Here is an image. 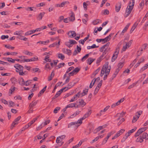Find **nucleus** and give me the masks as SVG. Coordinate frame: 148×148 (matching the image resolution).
I'll list each match as a JSON object with an SVG mask.
<instances>
[{"label":"nucleus","instance_id":"f257e3e1","mask_svg":"<svg viewBox=\"0 0 148 148\" xmlns=\"http://www.w3.org/2000/svg\"><path fill=\"white\" fill-rule=\"evenodd\" d=\"M134 4V1H132V2L130 1L126 9L125 13L124 14L125 17H127L131 12Z\"/></svg>","mask_w":148,"mask_h":148},{"label":"nucleus","instance_id":"f03ea898","mask_svg":"<svg viewBox=\"0 0 148 148\" xmlns=\"http://www.w3.org/2000/svg\"><path fill=\"white\" fill-rule=\"evenodd\" d=\"M108 62H106L104 65L101 71L100 76H103L104 74H109L110 70V66H108Z\"/></svg>","mask_w":148,"mask_h":148},{"label":"nucleus","instance_id":"7ed1b4c3","mask_svg":"<svg viewBox=\"0 0 148 148\" xmlns=\"http://www.w3.org/2000/svg\"><path fill=\"white\" fill-rule=\"evenodd\" d=\"M14 67L17 69L16 71L17 72H18L19 75H25V73L23 71V67L22 66L18 64H16L14 66Z\"/></svg>","mask_w":148,"mask_h":148},{"label":"nucleus","instance_id":"20e7f679","mask_svg":"<svg viewBox=\"0 0 148 148\" xmlns=\"http://www.w3.org/2000/svg\"><path fill=\"white\" fill-rule=\"evenodd\" d=\"M78 122H72L69 123L68 125V128H72L74 129V130H76L78 127L80 125Z\"/></svg>","mask_w":148,"mask_h":148},{"label":"nucleus","instance_id":"39448f33","mask_svg":"<svg viewBox=\"0 0 148 148\" xmlns=\"http://www.w3.org/2000/svg\"><path fill=\"white\" fill-rule=\"evenodd\" d=\"M119 47H117L116 49V51L113 54L112 58V62L114 61L117 57L119 53Z\"/></svg>","mask_w":148,"mask_h":148},{"label":"nucleus","instance_id":"423d86ee","mask_svg":"<svg viewBox=\"0 0 148 148\" xmlns=\"http://www.w3.org/2000/svg\"><path fill=\"white\" fill-rule=\"evenodd\" d=\"M132 42V40H130L129 42L126 43L125 45L123 46L122 50L123 51H125L127 48L129 47Z\"/></svg>","mask_w":148,"mask_h":148},{"label":"nucleus","instance_id":"0eeeda50","mask_svg":"<svg viewBox=\"0 0 148 148\" xmlns=\"http://www.w3.org/2000/svg\"><path fill=\"white\" fill-rule=\"evenodd\" d=\"M110 44V43L108 42L107 43L106 45L102 46L100 49L99 51H100L102 52L105 50H108L107 49L108 47L109 46Z\"/></svg>","mask_w":148,"mask_h":148},{"label":"nucleus","instance_id":"6e6552de","mask_svg":"<svg viewBox=\"0 0 148 148\" xmlns=\"http://www.w3.org/2000/svg\"><path fill=\"white\" fill-rule=\"evenodd\" d=\"M124 131L125 130L123 129H121V130H120L117 132L116 134H115L114 136L112 138V139L113 140L117 138L120 135H121Z\"/></svg>","mask_w":148,"mask_h":148},{"label":"nucleus","instance_id":"1a4fd4ad","mask_svg":"<svg viewBox=\"0 0 148 148\" xmlns=\"http://www.w3.org/2000/svg\"><path fill=\"white\" fill-rule=\"evenodd\" d=\"M121 6V2H119L117 3L115 6V11L116 12H119Z\"/></svg>","mask_w":148,"mask_h":148},{"label":"nucleus","instance_id":"9d476101","mask_svg":"<svg viewBox=\"0 0 148 148\" xmlns=\"http://www.w3.org/2000/svg\"><path fill=\"white\" fill-rule=\"evenodd\" d=\"M68 35L69 37L73 38L76 36V33L75 31H70L68 32Z\"/></svg>","mask_w":148,"mask_h":148},{"label":"nucleus","instance_id":"9b49d317","mask_svg":"<svg viewBox=\"0 0 148 148\" xmlns=\"http://www.w3.org/2000/svg\"><path fill=\"white\" fill-rule=\"evenodd\" d=\"M45 14V12H42L40 13L38 16H36L37 19L38 21H40L42 19V17L44 16Z\"/></svg>","mask_w":148,"mask_h":148},{"label":"nucleus","instance_id":"f8f14e48","mask_svg":"<svg viewBox=\"0 0 148 148\" xmlns=\"http://www.w3.org/2000/svg\"><path fill=\"white\" fill-rule=\"evenodd\" d=\"M62 51L64 53L68 55H70L71 54V50L66 49H63Z\"/></svg>","mask_w":148,"mask_h":148},{"label":"nucleus","instance_id":"ddd939ff","mask_svg":"<svg viewBox=\"0 0 148 148\" xmlns=\"http://www.w3.org/2000/svg\"><path fill=\"white\" fill-rule=\"evenodd\" d=\"M60 40L58 42V43H57V42H55L53 43V44H51L50 45H49V47H51L55 46H56L58 48L60 44Z\"/></svg>","mask_w":148,"mask_h":148},{"label":"nucleus","instance_id":"4468645a","mask_svg":"<svg viewBox=\"0 0 148 148\" xmlns=\"http://www.w3.org/2000/svg\"><path fill=\"white\" fill-rule=\"evenodd\" d=\"M92 54V52H90L89 53L86 54L85 56H84L81 59V60L82 62L84 61L89 56H91Z\"/></svg>","mask_w":148,"mask_h":148},{"label":"nucleus","instance_id":"2eb2a0df","mask_svg":"<svg viewBox=\"0 0 148 148\" xmlns=\"http://www.w3.org/2000/svg\"><path fill=\"white\" fill-rule=\"evenodd\" d=\"M69 2L68 1H65L62 2L61 4H58L56 5V6L59 7H62L64 6V5L66 4H69Z\"/></svg>","mask_w":148,"mask_h":148},{"label":"nucleus","instance_id":"dca6fc26","mask_svg":"<svg viewBox=\"0 0 148 148\" xmlns=\"http://www.w3.org/2000/svg\"><path fill=\"white\" fill-rule=\"evenodd\" d=\"M71 14L70 17L69 18V20L71 21H73L75 20L74 13L73 12H71Z\"/></svg>","mask_w":148,"mask_h":148},{"label":"nucleus","instance_id":"f3484780","mask_svg":"<svg viewBox=\"0 0 148 148\" xmlns=\"http://www.w3.org/2000/svg\"><path fill=\"white\" fill-rule=\"evenodd\" d=\"M38 100L36 101H33L29 104V107L32 108L37 103Z\"/></svg>","mask_w":148,"mask_h":148},{"label":"nucleus","instance_id":"a211bd4d","mask_svg":"<svg viewBox=\"0 0 148 148\" xmlns=\"http://www.w3.org/2000/svg\"><path fill=\"white\" fill-rule=\"evenodd\" d=\"M143 141V140L142 137V136L141 135L139 136L136 139V142H140L142 143Z\"/></svg>","mask_w":148,"mask_h":148},{"label":"nucleus","instance_id":"6ab92c4d","mask_svg":"<svg viewBox=\"0 0 148 148\" xmlns=\"http://www.w3.org/2000/svg\"><path fill=\"white\" fill-rule=\"evenodd\" d=\"M120 70V69H119L118 68H117L116 69L113 75H112V79H113L114 78H115L116 77V75L118 73H119Z\"/></svg>","mask_w":148,"mask_h":148},{"label":"nucleus","instance_id":"aec40b11","mask_svg":"<svg viewBox=\"0 0 148 148\" xmlns=\"http://www.w3.org/2000/svg\"><path fill=\"white\" fill-rule=\"evenodd\" d=\"M39 116H38L36 118H34L33 120L28 123V126H30L38 118Z\"/></svg>","mask_w":148,"mask_h":148},{"label":"nucleus","instance_id":"412c9836","mask_svg":"<svg viewBox=\"0 0 148 148\" xmlns=\"http://www.w3.org/2000/svg\"><path fill=\"white\" fill-rule=\"evenodd\" d=\"M142 137L143 140L144 139L146 140L148 139V134L144 132L143 133Z\"/></svg>","mask_w":148,"mask_h":148},{"label":"nucleus","instance_id":"4be33fe9","mask_svg":"<svg viewBox=\"0 0 148 148\" xmlns=\"http://www.w3.org/2000/svg\"><path fill=\"white\" fill-rule=\"evenodd\" d=\"M62 91H61V90L58 91L57 93L55 95L54 97H53V99H54L56 98H57L61 94V93L62 92Z\"/></svg>","mask_w":148,"mask_h":148},{"label":"nucleus","instance_id":"5701e85b","mask_svg":"<svg viewBox=\"0 0 148 148\" xmlns=\"http://www.w3.org/2000/svg\"><path fill=\"white\" fill-rule=\"evenodd\" d=\"M79 103L80 105V106L82 107H83L86 104L85 102L82 99H81V100L79 101Z\"/></svg>","mask_w":148,"mask_h":148},{"label":"nucleus","instance_id":"b1692460","mask_svg":"<svg viewBox=\"0 0 148 148\" xmlns=\"http://www.w3.org/2000/svg\"><path fill=\"white\" fill-rule=\"evenodd\" d=\"M86 62L88 64L90 65L92 62V58H88Z\"/></svg>","mask_w":148,"mask_h":148},{"label":"nucleus","instance_id":"393cba45","mask_svg":"<svg viewBox=\"0 0 148 148\" xmlns=\"http://www.w3.org/2000/svg\"><path fill=\"white\" fill-rule=\"evenodd\" d=\"M101 23V20L98 19L93 21V24L94 25H97L99 23Z\"/></svg>","mask_w":148,"mask_h":148},{"label":"nucleus","instance_id":"a878e982","mask_svg":"<svg viewBox=\"0 0 148 148\" xmlns=\"http://www.w3.org/2000/svg\"><path fill=\"white\" fill-rule=\"evenodd\" d=\"M123 65L124 63L123 62H120L118 64L117 66V67H118L117 68L121 70Z\"/></svg>","mask_w":148,"mask_h":148},{"label":"nucleus","instance_id":"bb28decb","mask_svg":"<svg viewBox=\"0 0 148 148\" xmlns=\"http://www.w3.org/2000/svg\"><path fill=\"white\" fill-rule=\"evenodd\" d=\"M54 75V71H53L51 72L50 77H49L48 81H51Z\"/></svg>","mask_w":148,"mask_h":148},{"label":"nucleus","instance_id":"cd10ccee","mask_svg":"<svg viewBox=\"0 0 148 148\" xmlns=\"http://www.w3.org/2000/svg\"><path fill=\"white\" fill-rule=\"evenodd\" d=\"M23 32L22 31H16L14 33V34L21 36L23 34Z\"/></svg>","mask_w":148,"mask_h":148},{"label":"nucleus","instance_id":"c85d7f7f","mask_svg":"<svg viewBox=\"0 0 148 148\" xmlns=\"http://www.w3.org/2000/svg\"><path fill=\"white\" fill-rule=\"evenodd\" d=\"M58 57L59 58H60L62 60H63L65 58L64 56L62 53H59L58 54Z\"/></svg>","mask_w":148,"mask_h":148},{"label":"nucleus","instance_id":"c756f323","mask_svg":"<svg viewBox=\"0 0 148 148\" xmlns=\"http://www.w3.org/2000/svg\"><path fill=\"white\" fill-rule=\"evenodd\" d=\"M34 33V30H30L27 32L25 34V36H28Z\"/></svg>","mask_w":148,"mask_h":148},{"label":"nucleus","instance_id":"7c9ffc66","mask_svg":"<svg viewBox=\"0 0 148 148\" xmlns=\"http://www.w3.org/2000/svg\"><path fill=\"white\" fill-rule=\"evenodd\" d=\"M142 112H143L142 111H139L137 112L136 113V115L135 116H137V117L138 118V119L139 118V117L140 115L141 114H142Z\"/></svg>","mask_w":148,"mask_h":148},{"label":"nucleus","instance_id":"2f4dec72","mask_svg":"<svg viewBox=\"0 0 148 148\" xmlns=\"http://www.w3.org/2000/svg\"><path fill=\"white\" fill-rule=\"evenodd\" d=\"M76 105V103H71L69 104L67 106V108H71L73 107H75V105Z\"/></svg>","mask_w":148,"mask_h":148},{"label":"nucleus","instance_id":"473e14b6","mask_svg":"<svg viewBox=\"0 0 148 148\" xmlns=\"http://www.w3.org/2000/svg\"><path fill=\"white\" fill-rule=\"evenodd\" d=\"M6 60L8 61L11 62L13 63H14L15 61V60H14L12 58H6Z\"/></svg>","mask_w":148,"mask_h":148},{"label":"nucleus","instance_id":"72a5a7b5","mask_svg":"<svg viewBox=\"0 0 148 148\" xmlns=\"http://www.w3.org/2000/svg\"><path fill=\"white\" fill-rule=\"evenodd\" d=\"M92 113V111L90 110L87 113H86L83 116L85 118H86L88 117L89 115H90Z\"/></svg>","mask_w":148,"mask_h":148},{"label":"nucleus","instance_id":"f704fd0d","mask_svg":"<svg viewBox=\"0 0 148 148\" xmlns=\"http://www.w3.org/2000/svg\"><path fill=\"white\" fill-rule=\"evenodd\" d=\"M45 69L47 71L48 69L49 70L51 69V68L49 66V63H47L45 66Z\"/></svg>","mask_w":148,"mask_h":148},{"label":"nucleus","instance_id":"c9c22d12","mask_svg":"<svg viewBox=\"0 0 148 148\" xmlns=\"http://www.w3.org/2000/svg\"><path fill=\"white\" fill-rule=\"evenodd\" d=\"M84 116H83V117L80 118L79 120H78L77 121L78 122V123H79V125L81 124L82 123V121L85 119Z\"/></svg>","mask_w":148,"mask_h":148},{"label":"nucleus","instance_id":"e433bc0d","mask_svg":"<svg viewBox=\"0 0 148 148\" xmlns=\"http://www.w3.org/2000/svg\"><path fill=\"white\" fill-rule=\"evenodd\" d=\"M108 50H105L104 51L103 53L102 54L101 56V58H103V57L105 56L106 55L108 52Z\"/></svg>","mask_w":148,"mask_h":148},{"label":"nucleus","instance_id":"4c0bfd02","mask_svg":"<svg viewBox=\"0 0 148 148\" xmlns=\"http://www.w3.org/2000/svg\"><path fill=\"white\" fill-rule=\"evenodd\" d=\"M81 94L80 93V92H79L77 93L76 95H75L73 97L76 99H77L78 98L80 95H81Z\"/></svg>","mask_w":148,"mask_h":148},{"label":"nucleus","instance_id":"58836bf2","mask_svg":"<svg viewBox=\"0 0 148 148\" xmlns=\"http://www.w3.org/2000/svg\"><path fill=\"white\" fill-rule=\"evenodd\" d=\"M25 82L24 81L23 79L22 78L20 79V81L19 82L20 84L22 85H25Z\"/></svg>","mask_w":148,"mask_h":148},{"label":"nucleus","instance_id":"ea45409f","mask_svg":"<svg viewBox=\"0 0 148 148\" xmlns=\"http://www.w3.org/2000/svg\"><path fill=\"white\" fill-rule=\"evenodd\" d=\"M88 91V89H85L83 91V92L81 94V97H82V96L86 94L87 92Z\"/></svg>","mask_w":148,"mask_h":148},{"label":"nucleus","instance_id":"a19ab883","mask_svg":"<svg viewBox=\"0 0 148 148\" xmlns=\"http://www.w3.org/2000/svg\"><path fill=\"white\" fill-rule=\"evenodd\" d=\"M65 65V64L64 63H60L58 65V68H57V69H60V68L62 67V66H63Z\"/></svg>","mask_w":148,"mask_h":148},{"label":"nucleus","instance_id":"79ce46f5","mask_svg":"<svg viewBox=\"0 0 148 148\" xmlns=\"http://www.w3.org/2000/svg\"><path fill=\"white\" fill-rule=\"evenodd\" d=\"M137 60H138V59H137V58H136L133 61V62L130 64V67H131L135 64Z\"/></svg>","mask_w":148,"mask_h":148},{"label":"nucleus","instance_id":"37998d69","mask_svg":"<svg viewBox=\"0 0 148 148\" xmlns=\"http://www.w3.org/2000/svg\"><path fill=\"white\" fill-rule=\"evenodd\" d=\"M10 80L12 84H14L17 82V79L14 77L12 78Z\"/></svg>","mask_w":148,"mask_h":148},{"label":"nucleus","instance_id":"c03bdc74","mask_svg":"<svg viewBox=\"0 0 148 148\" xmlns=\"http://www.w3.org/2000/svg\"><path fill=\"white\" fill-rule=\"evenodd\" d=\"M69 41V42L71 45H74L77 43V42L75 40H70Z\"/></svg>","mask_w":148,"mask_h":148},{"label":"nucleus","instance_id":"a18cd8bd","mask_svg":"<svg viewBox=\"0 0 148 148\" xmlns=\"http://www.w3.org/2000/svg\"><path fill=\"white\" fill-rule=\"evenodd\" d=\"M111 38H109L108 36H107L105 38H104V42H103V43H105L106 42H107V41H108Z\"/></svg>","mask_w":148,"mask_h":148},{"label":"nucleus","instance_id":"49530a36","mask_svg":"<svg viewBox=\"0 0 148 148\" xmlns=\"http://www.w3.org/2000/svg\"><path fill=\"white\" fill-rule=\"evenodd\" d=\"M6 54L7 55H16L18 54V53L15 52H12L11 53H10L9 52H7Z\"/></svg>","mask_w":148,"mask_h":148},{"label":"nucleus","instance_id":"de8ad7c7","mask_svg":"<svg viewBox=\"0 0 148 148\" xmlns=\"http://www.w3.org/2000/svg\"><path fill=\"white\" fill-rule=\"evenodd\" d=\"M100 88V87H98L97 86L94 91V94L95 95H96V94L98 92Z\"/></svg>","mask_w":148,"mask_h":148},{"label":"nucleus","instance_id":"09e8293b","mask_svg":"<svg viewBox=\"0 0 148 148\" xmlns=\"http://www.w3.org/2000/svg\"><path fill=\"white\" fill-rule=\"evenodd\" d=\"M60 109V107H57L56 108L54 111L53 112L55 113H57V111L59 110Z\"/></svg>","mask_w":148,"mask_h":148},{"label":"nucleus","instance_id":"8fccbe9b","mask_svg":"<svg viewBox=\"0 0 148 148\" xmlns=\"http://www.w3.org/2000/svg\"><path fill=\"white\" fill-rule=\"evenodd\" d=\"M147 129V127H145L140 128L139 130H140V133L141 134L142 133L145 131Z\"/></svg>","mask_w":148,"mask_h":148},{"label":"nucleus","instance_id":"3c124183","mask_svg":"<svg viewBox=\"0 0 148 148\" xmlns=\"http://www.w3.org/2000/svg\"><path fill=\"white\" fill-rule=\"evenodd\" d=\"M74 69V67L73 66H71L69 67L67 69L66 72V73H68L69 72L71 71L72 69Z\"/></svg>","mask_w":148,"mask_h":148},{"label":"nucleus","instance_id":"603ef678","mask_svg":"<svg viewBox=\"0 0 148 148\" xmlns=\"http://www.w3.org/2000/svg\"><path fill=\"white\" fill-rule=\"evenodd\" d=\"M128 137H127V135H126L125 134V136L123 137V138L121 140V142L122 143H123L124 142L125 140L127 139V138H128Z\"/></svg>","mask_w":148,"mask_h":148},{"label":"nucleus","instance_id":"864d4df0","mask_svg":"<svg viewBox=\"0 0 148 148\" xmlns=\"http://www.w3.org/2000/svg\"><path fill=\"white\" fill-rule=\"evenodd\" d=\"M99 127H98L97 128H96V129H95L94 131V132H93L94 133H97L98 132H99L100 130V128H99Z\"/></svg>","mask_w":148,"mask_h":148},{"label":"nucleus","instance_id":"5fc2aeb1","mask_svg":"<svg viewBox=\"0 0 148 148\" xmlns=\"http://www.w3.org/2000/svg\"><path fill=\"white\" fill-rule=\"evenodd\" d=\"M138 119V118L137 117V116H134L133 117V119L132 120V123H134Z\"/></svg>","mask_w":148,"mask_h":148},{"label":"nucleus","instance_id":"6e6d98bb","mask_svg":"<svg viewBox=\"0 0 148 148\" xmlns=\"http://www.w3.org/2000/svg\"><path fill=\"white\" fill-rule=\"evenodd\" d=\"M115 132H110L108 133V134L107 137L108 139L111 136L113 133H114Z\"/></svg>","mask_w":148,"mask_h":148},{"label":"nucleus","instance_id":"4d7b16f0","mask_svg":"<svg viewBox=\"0 0 148 148\" xmlns=\"http://www.w3.org/2000/svg\"><path fill=\"white\" fill-rule=\"evenodd\" d=\"M136 84V83H133L130 85L128 88V89H130L134 87Z\"/></svg>","mask_w":148,"mask_h":148},{"label":"nucleus","instance_id":"13d9d810","mask_svg":"<svg viewBox=\"0 0 148 148\" xmlns=\"http://www.w3.org/2000/svg\"><path fill=\"white\" fill-rule=\"evenodd\" d=\"M140 130H138V131L135 134V137L139 136L141 134L140 133Z\"/></svg>","mask_w":148,"mask_h":148},{"label":"nucleus","instance_id":"bf43d9fd","mask_svg":"<svg viewBox=\"0 0 148 148\" xmlns=\"http://www.w3.org/2000/svg\"><path fill=\"white\" fill-rule=\"evenodd\" d=\"M9 37V36L8 35H2L1 37V38L2 40H4L5 38H8Z\"/></svg>","mask_w":148,"mask_h":148},{"label":"nucleus","instance_id":"052dcab7","mask_svg":"<svg viewBox=\"0 0 148 148\" xmlns=\"http://www.w3.org/2000/svg\"><path fill=\"white\" fill-rule=\"evenodd\" d=\"M42 124L40 125H39L38 127H36V131L39 130L42 128L43 127V126H42Z\"/></svg>","mask_w":148,"mask_h":148},{"label":"nucleus","instance_id":"680f3d73","mask_svg":"<svg viewBox=\"0 0 148 148\" xmlns=\"http://www.w3.org/2000/svg\"><path fill=\"white\" fill-rule=\"evenodd\" d=\"M45 5L44 3H40L36 5V7H39L41 6H42Z\"/></svg>","mask_w":148,"mask_h":148},{"label":"nucleus","instance_id":"e2e57ef3","mask_svg":"<svg viewBox=\"0 0 148 148\" xmlns=\"http://www.w3.org/2000/svg\"><path fill=\"white\" fill-rule=\"evenodd\" d=\"M50 120H48L47 121H45V122L44 123L43 126H45L49 124L50 123Z\"/></svg>","mask_w":148,"mask_h":148},{"label":"nucleus","instance_id":"0e129e2a","mask_svg":"<svg viewBox=\"0 0 148 148\" xmlns=\"http://www.w3.org/2000/svg\"><path fill=\"white\" fill-rule=\"evenodd\" d=\"M18 123H14V122H13L12 123L11 127H10V129H12L13 127L14 126V125H17Z\"/></svg>","mask_w":148,"mask_h":148},{"label":"nucleus","instance_id":"69168bd1","mask_svg":"<svg viewBox=\"0 0 148 148\" xmlns=\"http://www.w3.org/2000/svg\"><path fill=\"white\" fill-rule=\"evenodd\" d=\"M21 116H19L16 118L14 121L13 122H14V123H18V121L21 119Z\"/></svg>","mask_w":148,"mask_h":148},{"label":"nucleus","instance_id":"338daca9","mask_svg":"<svg viewBox=\"0 0 148 148\" xmlns=\"http://www.w3.org/2000/svg\"><path fill=\"white\" fill-rule=\"evenodd\" d=\"M31 83L30 80H28L25 83V85L26 86H28Z\"/></svg>","mask_w":148,"mask_h":148},{"label":"nucleus","instance_id":"774afa93","mask_svg":"<svg viewBox=\"0 0 148 148\" xmlns=\"http://www.w3.org/2000/svg\"><path fill=\"white\" fill-rule=\"evenodd\" d=\"M24 53L25 54H26V55H32V53H31V52H29L27 51H25V52H24Z\"/></svg>","mask_w":148,"mask_h":148}]
</instances>
